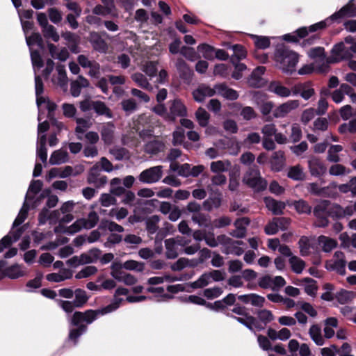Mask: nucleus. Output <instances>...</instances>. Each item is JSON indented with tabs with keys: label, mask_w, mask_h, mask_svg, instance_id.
Masks as SVG:
<instances>
[{
	"label": "nucleus",
	"mask_w": 356,
	"mask_h": 356,
	"mask_svg": "<svg viewBox=\"0 0 356 356\" xmlns=\"http://www.w3.org/2000/svg\"><path fill=\"white\" fill-rule=\"evenodd\" d=\"M122 298L114 300L106 307L97 309H87L85 312H74L68 316L67 320L70 326L67 341L72 343L73 346L79 343V339L88 331V325L92 324L99 316H104L117 310L122 302Z\"/></svg>",
	"instance_id": "nucleus-1"
},
{
	"label": "nucleus",
	"mask_w": 356,
	"mask_h": 356,
	"mask_svg": "<svg viewBox=\"0 0 356 356\" xmlns=\"http://www.w3.org/2000/svg\"><path fill=\"white\" fill-rule=\"evenodd\" d=\"M228 46L232 53L224 51V61H227L226 65H224V77L229 76L235 80H239L248 70L246 64L243 62L247 57V51L241 44Z\"/></svg>",
	"instance_id": "nucleus-2"
},
{
	"label": "nucleus",
	"mask_w": 356,
	"mask_h": 356,
	"mask_svg": "<svg viewBox=\"0 0 356 356\" xmlns=\"http://www.w3.org/2000/svg\"><path fill=\"white\" fill-rule=\"evenodd\" d=\"M211 170L216 175L212 177L211 184L209 186L210 196L202 204L204 209L208 211L218 208L222 202V194L218 191V187L222 184V161L212 162Z\"/></svg>",
	"instance_id": "nucleus-3"
},
{
	"label": "nucleus",
	"mask_w": 356,
	"mask_h": 356,
	"mask_svg": "<svg viewBox=\"0 0 356 356\" xmlns=\"http://www.w3.org/2000/svg\"><path fill=\"white\" fill-rule=\"evenodd\" d=\"M353 2V0H350V1L343 6L338 12L334 13L325 20L312 24L309 27L304 26L298 29V34L299 37L305 38L309 33L316 32L325 29L327 26H330L331 22L333 21H337L346 17H353L356 15V12L352 9Z\"/></svg>",
	"instance_id": "nucleus-4"
},
{
	"label": "nucleus",
	"mask_w": 356,
	"mask_h": 356,
	"mask_svg": "<svg viewBox=\"0 0 356 356\" xmlns=\"http://www.w3.org/2000/svg\"><path fill=\"white\" fill-rule=\"evenodd\" d=\"M275 66L286 74H292L298 62V55L284 45L278 46L274 52Z\"/></svg>",
	"instance_id": "nucleus-5"
},
{
	"label": "nucleus",
	"mask_w": 356,
	"mask_h": 356,
	"mask_svg": "<svg viewBox=\"0 0 356 356\" xmlns=\"http://www.w3.org/2000/svg\"><path fill=\"white\" fill-rule=\"evenodd\" d=\"M243 181L254 191H264L267 186V182L260 175L257 168H250L243 176Z\"/></svg>",
	"instance_id": "nucleus-6"
},
{
	"label": "nucleus",
	"mask_w": 356,
	"mask_h": 356,
	"mask_svg": "<svg viewBox=\"0 0 356 356\" xmlns=\"http://www.w3.org/2000/svg\"><path fill=\"white\" fill-rule=\"evenodd\" d=\"M232 312L241 316L240 317L236 318V319L251 331H254V330H261L264 329V326H262L254 317L247 313L246 309L244 307L236 306L233 308Z\"/></svg>",
	"instance_id": "nucleus-7"
},
{
	"label": "nucleus",
	"mask_w": 356,
	"mask_h": 356,
	"mask_svg": "<svg viewBox=\"0 0 356 356\" xmlns=\"http://www.w3.org/2000/svg\"><path fill=\"white\" fill-rule=\"evenodd\" d=\"M331 203L327 200L318 202L314 207L313 213L316 218L315 225L319 227H325L328 225L327 217L330 214Z\"/></svg>",
	"instance_id": "nucleus-8"
},
{
	"label": "nucleus",
	"mask_w": 356,
	"mask_h": 356,
	"mask_svg": "<svg viewBox=\"0 0 356 356\" xmlns=\"http://www.w3.org/2000/svg\"><path fill=\"white\" fill-rule=\"evenodd\" d=\"M331 54V56L327 59L328 63H337L353 57L350 45H348L345 40L336 44L332 49Z\"/></svg>",
	"instance_id": "nucleus-9"
},
{
	"label": "nucleus",
	"mask_w": 356,
	"mask_h": 356,
	"mask_svg": "<svg viewBox=\"0 0 356 356\" xmlns=\"http://www.w3.org/2000/svg\"><path fill=\"white\" fill-rule=\"evenodd\" d=\"M162 165L149 168L142 171L138 177V180L143 184H152L158 182L163 177Z\"/></svg>",
	"instance_id": "nucleus-10"
},
{
	"label": "nucleus",
	"mask_w": 356,
	"mask_h": 356,
	"mask_svg": "<svg viewBox=\"0 0 356 356\" xmlns=\"http://www.w3.org/2000/svg\"><path fill=\"white\" fill-rule=\"evenodd\" d=\"M325 268L328 270H335L339 275L346 274V261L344 254L341 251H337L332 259L325 263Z\"/></svg>",
	"instance_id": "nucleus-11"
},
{
	"label": "nucleus",
	"mask_w": 356,
	"mask_h": 356,
	"mask_svg": "<svg viewBox=\"0 0 356 356\" xmlns=\"http://www.w3.org/2000/svg\"><path fill=\"white\" fill-rule=\"evenodd\" d=\"M168 103V120L174 122L176 120L177 118H184L187 116V108L181 99H175L169 101Z\"/></svg>",
	"instance_id": "nucleus-12"
},
{
	"label": "nucleus",
	"mask_w": 356,
	"mask_h": 356,
	"mask_svg": "<svg viewBox=\"0 0 356 356\" xmlns=\"http://www.w3.org/2000/svg\"><path fill=\"white\" fill-rule=\"evenodd\" d=\"M252 98L262 115L266 116L273 111L274 103L267 100V95L265 93L260 91L254 92Z\"/></svg>",
	"instance_id": "nucleus-13"
},
{
	"label": "nucleus",
	"mask_w": 356,
	"mask_h": 356,
	"mask_svg": "<svg viewBox=\"0 0 356 356\" xmlns=\"http://www.w3.org/2000/svg\"><path fill=\"white\" fill-rule=\"evenodd\" d=\"M300 106L299 100L292 99L281 104L273 110V117L275 118H284Z\"/></svg>",
	"instance_id": "nucleus-14"
},
{
	"label": "nucleus",
	"mask_w": 356,
	"mask_h": 356,
	"mask_svg": "<svg viewBox=\"0 0 356 356\" xmlns=\"http://www.w3.org/2000/svg\"><path fill=\"white\" fill-rule=\"evenodd\" d=\"M175 67L181 79L184 83H190L194 74L193 70L182 58H177L175 62Z\"/></svg>",
	"instance_id": "nucleus-15"
},
{
	"label": "nucleus",
	"mask_w": 356,
	"mask_h": 356,
	"mask_svg": "<svg viewBox=\"0 0 356 356\" xmlns=\"http://www.w3.org/2000/svg\"><path fill=\"white\" fill-rule=\"evenodd\" d=\"M293 95H300L305 100H308L315 94L311 82L298 83L292 87Z\"/></svg>",
	"instance_id": "nucleus-16"
},
{
	"label": "nucleus",
	"mask_w": 356,
	"mask_h": 356,
	"mask_svg": "<svg viewBox=\"0 0 356 356\" xmlns=\"http://www.w3.org/2000/svg\"><path fill=\"white\" fill-rule=\"evenodd\" d=\"M266 71V67L259 66L255 68L248 79V83L250 87L259 88L263 87L266 81L262 78V75Z\"/></svg>",
	"instance_id": "nucleus-17"
},
{
	"label": "nucleus",
	"mask_w": 356,
	"mask_h": 356,
	"mask_svg": "<svg viewBox=\"0 0 356 356\" xmlns=\"http://www.w3.org/2000/svg\"><path fill=\"white\" fill-rule=\"evenodd\" d=\"M199 52L202 54L204 58L211 60L213 58H218L222 60V49H218L217 51L213 47L207 44H201L197 47Z\"/></svg>",
	"instance_id": "nucleus-18"
},
{
	"label": "nucleus",
	"mask_w": 356,
	"mask_h": 356,
	"mask_svg": "<svg viewBox=\"0 0 356 356\" xmlns=\"http://www.w3.org/2000/svg\"><path fill=\"white\" fill-rule=\"evenodd\" d=\"M308 165L311 175L314 177H320L324 175L327 170L325 164L318 158L315 156L309 158Z\"/></svg>",
	"instance_id": "nucleus-19"
},
{
	"label": "nucleus",
	"mask_w": 356,
	"mask_h": 356,
	"mask_svg": "<svg viewBox=\"0 0 356 356\" xmlns=\"http://www.w3.org/2000/svg\"><path fill=\"white\" fill-rule=\"evenodd\" d=\"M22 233V228L19 227L14 231H10L8 234L3 236L0 240V252H1L6 248L10 245L13 243L17 241Z\"/></svg>",
	"instance_id": "nucleus-20"
},
{
	"label": "nucleus",
	"mask_w": 356,
	"mask_h": 356,
	"mask_svg": "<svg viewBox=\"0 0 356 356\" xmlns=\"http://www.w3.org/2000/svg\"><path fill=\"white\" fill-rule=\"evenodd\" d=\"M268 90L269 92H273L278 97L282 98L289 97L293 93L292 89L291 90L289 88L283 86L279 81L270 82L268 86Z\"/></svg>",
	"instance_id": "nucleus-21"
},
{
	"label": "nucleus",
	"mask_w": 356,
	"mask_h": 356,
	"mask_svg": "<svg viewBox=\"0 0 356 356\" xmlns=\"http://www.w3.org/2000/svg\"><path fill=\"white\" fill-rule=\"evenodd\" d=\"M243 244V242L242 241H234L230 238L225 240L224 238V248H225L227 254H232L236 256L241 255L244 252V250L240 245Z\"/></svg>",
	"instance_id": "nucleus-22"
},
{
	"label": "nucleus",
	"mask_w": 356,
	"mask_h": 356,
	"mask_svg": "<svg viewBox=\"0 0 356 356\" xmlns=\"http://www.w3.org/2000/svg\"><path fill=\"white\" fill-rule=\"evenodd\" d=\"M90 42L93 49L99 53H106L108 50L106 42L98 33L92 32L90 33Z\"/></svg>",
	"instance_id": "nucleus-23"
},
{
	"label": "nucleus",
	"mask_w": 356,
	"mask_h": 356,
	"mask_svg": "<svg viewBox=\"0 0 356 356\" xmlns=\"http://www.w3.org/2000/svg\"><path fill=\"white\" fill-rule=\"evenodd\" d=\"M264 202L267 209L274 215H281L286 207V204L282 201H277L272 197H265Z\"/></svg>",
	"instance_id": "nucleus-24"
},
{
	"label": "nucleus",
	"mask_w": 356,
	"mask_h": 356,
	"mask_svg": "<svg viewBox=\"0 0 356 356\" xmlns=\"http://www.w3.org/2000/svg\"><path fill=\"white\" fill-rule=\"evenodd\" d=\"M164 149L165 144L159 140H149L144 146V150L148 154L155 155L164 152Z\"/></svg>",
	"instance_id": "nucleus-25"
},
{
	"label": "nucleus",
	"mask_w": 356,
	"mask_h": 356,
	"mask_svg": "<svg viewBox=\"0 0 356 356\" xmlns=\"http://www.w3.org/2000/svg\"><path fill=\"white\" fill-rule=\"evenodd\" d=\"M238 299L244 303H250L255 307H263L265 302L264 297L255 293L241 295L238 296Z\"/></svg>",
	"instance_id": "nucleus-26"
},
{
	"label": "nucleus",
	"mask_w": 356,
	"mask_h": 356,
	"mask_svg": "<svg viewBox=\"0 0 356 356\" xmlns=\"http://www.w3.org/2000/svg\"><path fill=\"white\" fill-rule=\"evenodd\" d=\"M285 163L284 153L282 151L273 152L270 159V166L273 170L279 172L282 170Z\"/></svg>",
	"instance_id": "nucleus-27"
},
{
	"label": "nucleus",
	"mask_w": 356,
	"mask_h": 356,
	"mask_svg": "<svg viewBox=\"0 0 356 356\" xmlns=\"http://www.w3.org/2000/svg\"><path fill=\"white\" fill-rule=\"evenodd\" d=\"M69 160V154L65 149L55 150L51 154L49 163L51 165H60L67 163Z\"/></svg>",
	"instance_id": "nucleus-28"
},
{
	"label": "nucleus",
	"mask_w": 356,
	"mask_h": 356,
	"mask_svg": "<svg viewBox=\"0 0 356 356\" xmlns=\"http://www.w3.org/2000/svg\"><path fill=\"white\" fill-rule=\"evenodd\" d=\"M180 245L174 238H170L165 241L166 249L165 257L169 259H173L178 256L177 246Z\"/></svg>",
	"instance_id": "nucleus-29"
},
{
	"label": "nucleus",
	"mask_w": 356,
	"mask_h": 356,
	"mask_svg": "<svg viewBox=\"0 0 356 356\" xmlns=\"http://www.w3.org/2000/svg\"><path fill=\"white\" fill-rule=\"evenodd\" d=\"M93 111L97 115H104L108 119L113 118L111 110L100 100L93 101Z\"/></svg>",
	"instance_id": "nucleus-30"
},
{
	"label": "nucleus",
	"mask_w": 356,
	"mask_h": 356,
	"mask_svg": "<svg viewBox=\"0 0 356 356\" xmlns=\"http://www.w3.org/2000/svg\"><path fill=\"white\" fill-rule=\"evenodd\" d=\"M76 123L75 134L76 138L79 140H82V134H83L88 129L90 128L92 123L90 120L82 118H76Z\"/></svg>",
	"instance_id": "nucleus-31"
},
{
	"label": "nucleus",
	"mask_w": 356,
	"mask_h": 356,
	"mask_svg": "<svg viewBox=\"0 0 356 356\" xmlns=\"http://www.w3.org/2000/svg\"><path fill=\"white\" fill-rule=\"evenodd\" d=\"M114 128V124L112 122H108L103 125L101 130V136L104 143L111 144L113 142Z\"/></svg>",
	"instance_id": "nucleus-32"
},
{
	"label": "nucleus",
	"mask_w": 356,
	"mask_h": 356,
	"mask_svg": "<svg viewBox=\"0 0 356 356\" xmlns=\"http://www.w3.org/2000/svg\"><path fill=\"white\" fill-rule=\"evenodd\" d=\"M43 184L41 180H32L29 184L28 191L25 195L24 202H28L29 200H32V195H38L42 191Z\"/></svg>",
	"instance_id": "nucleus-33"
},
{
	"label": "nucleus",
	"mask_w": 356,
	"mask_h": 356,
	"mask_svg": "<svg viewBox=\"0 0 356 356\" xmlns=\"http://www.w3.org/2000/svg\"><path fill=\"white\" fill-rule=\"evenodd\" d=\"M309 334L317 346H323L324 344L325 339L321 333V328L318 325H312L309 330Z\"/></svg>",
	"instance_id": "nucleus-34"
},
{
	"label": "nucleus",
	"mask_w": 356,
	"mask_h": 356,
	"mask_svg": "<svg viewBox=\"0 0 356 356\" xmlns=\"http://www.w3.org/2000/svg\"><path fill=\"white\" fill-rule=\"evenodd\" d=\"M343 149L341 145H331L327 150V160L332 163H339L341 161L339 153Z\"/></svg>",
	"instance_id": "nucleus-35"
},
{
	"label": "nucleus",
	"mask_w": 356,
	"mask_h": 356,
	"mask_svg": "<svg viewBox=\"0 0 356 356\" xmlns=\"http://www.w3.org/2000/svg\"><path fill=\"white\" fill-rule=\"evenodd\" d=\"M51 193V190L50 188H45L42 190L40 193L32 195L33 199L28 200V204L30 206V208H37Z\"/></svg>",
	"instance_id": "nucleus-36"
},
{
	"label": "nucleus",
	"mask_w": 356,
	"mask_h": 356,
	"mask_svg": "<svg viewBox=\"0 0 356 356\" xmlns=\"http://www.w3.org/2000/svg\"><path fill=\"white\" fill-rule=\"evenodd\" d=\"M355 297V294L353 291L341 289L334 295L335 299L341 305L350 302Z\"/></svg>",
	"instance_id": "nucleus-37"
},
{
	"label": "nucleus",
	"mask_w": 356,
	"mask_h": 356,
	"mask_svg": "<svg viewBox=\"0 0 356 356\" xmlns=\"http://www.w3.org/2000/svg\"><path fill=\"white\" fill-rule=\"evenodd\" d=\"M159 221L160 217L157 215H153L146 219L145 228L149 235L156 234L159 229L158 223Z\"/></svg>",
	"instance_id": "nucleus-38"
},
{
	"label": "nucleus",
	"mask_w": 356,
	"mask_h": 356,
	"mask_svg": "<svg viewBox=\"0 0 356 356\" xmlns=\"http://www.w3.org/2000/svg\"><path fill=\"white\" fill-rule=\"evenodd\" d=\"M29 209H30V206L29 205L28 202H24L23 205L22 207L17 216L16 217V218L15 219V220L13 223L12 229H14L15 227L19 226L21 224H22L24 222V220L27 218V215H28V212H29Z\"/></svg>",
	"instance_id": "nucleus-39"
},
{
	"label": "nucleus",
	"mask_w": 356,
	"mask_h": 356,
	"mask_svg": "<svg viewBox=\"0 0 356 356\" xmlns=\"http://www.w3.org/2000/svg\"><path fill=\"white\" fill-rule=\"evenodd\" d=\"M191 220L200 227H208L211 222L209 215L202 212L193 214Z\"/></svg>",
	"instance_id": "nucleus-40"
},
{
	"label": "nucleus",
	"mask_w": 356,
	"mask_h": 356,
	"mask_svg": "<svg viewBox=\"0 0 356 356\" xmlns=\"http://www.w3.org/2000/svg\"><path fill=\"white\" fill-rule=\"evenodd\" d=\"M5 275L10 279H17L23 277L25 273L18 264L12 265L4 270Z\"/></svg>",
	"instance_id": "nucleus-41"
},
{
	"label": "nucleus",
	"mask_w": 356,
	"mask_h": 356,
	"mask_svg": "<svg viewBox=\"0 0 356 356\" xmlns=\"http://www.w3.org/2000/svg\"><path fill=\"white\" fill-rule=\"evenodd\" d=\"M75 298L73 300L77 308L82 307L88 300L89 296L86 291L81 289H76L74 293Z\"/></svg>",
	"instance_id": "nucleus-42"
},
{
	"label": "nucleus",
	"mask_w": 356,
	"mask_h": 356,
	"mask_svg": "<svg viewBox=\"0 0 356 356\" xmlns=\"http://www.w3.org/2000/svg\"><path fill=\"white\" fill-rule=\"evenodd\" d=\"M291 205L299 214H310L312 212V207L304 200L294 201Z\"/></svg>",
	"instance_id": "nucleus-43"
},
{
	"label": "nucleus",
	"mask_w": 356,
	"mask_h": 356,
	"mask_svg": "<svg viewBox=\"0 0 356 356\" xmlns=\"http://www.w3.org/2000/svg\"><path fill=\"white\" fill-rule=\"evenodd\" d=\"M26 44L29 49H32L31 47L36 44L40 49H44L43 40L39 33H33L30 36L26 37Z\"/></svg>",
	"instance_id": "nucleus-44"
},
{
	"label": "nucleus",
	"mask_w": 356,
	"mask_h": 356,
	"mask_svg": "<svg viewBox=\"0 0 356 356\" xmlns=\"http://www.w3.org/2000/svg\"><path fill=\"white\" fill-rule=\"evenodd\" d=\"M319 244L322 246V249L325 252L332 251L337 245V242L329 237L321 236L318 238Z\"/></svg>",
	"instance_id": "nucleus-45"
},
{
	"label": "nucleus",
	"mask_w": 356,
	"mask_h": 356,
	"mask_svg": "<svg viewBox=\"0 0 356 356\" xmlns=\"http://www.w3.org/2000/svg\"><path fill=\"white\" fill-rule=\"evenodd\" d=\"M351 170L342 164L334 163L329 168V174L332 176H343L350 174Z\"/></svg>",
	"instance_id": "nucleus-46"
},
{
	"label": "nucleus",
	"mask_w": 356,
	"mask_h": 356,
	"mask_svg": "<svg viewBox=\"0 0 356 356\" xmlns=\"http://www.w3.org/2000/svg\"><path fill=\"white\" fill-rule=\"evenodd\" d=\"M289 261L292 270L297 274H300L305 267V261L297 256H291Z\"/></svg>",
	"instance_id": "nucleus-47"
},
{
	"label": "nucleus",
	"mask_w": 356,
	"mask_h": 356,
	"mask_svg": "<svg viewBox=\"0 0 356 356\" xmlns=\"http://www.w3.org/2000/svg\"><path fill=\"white\" fill-rule=\"evenodd\" d=\"M287 175L289 178L296 181L303 180L305 177L303 169L300 165L291 167Z\"/></svg>",
	"instance_id": "nucleus-48"
},
{
	"label": "nucleus",
	"mask_w": 356,
	"mask_h": 356,
	"mask_svg": "<svg viewBox=\"0 0 356 356\" xmlns=\"http://www.w3.org/2000/svg\"><path fill=\"white\" fill-rule=\"evenodd\" d=\"M131 79L137 83V85L144 89L152 88L151 84L149 83L147 78L141 73L137 72L131 75Z\"/></svg>",
	"instance_id": "nucleus-49"
},
{
	"label": "nucleus",
	"mask_w": 356,
	"mask_h": 356,
	"mask_svg": "<svg viewBox=\"0 0 356 356\" xmlns=\"http://www.w3.org/2000/svg\"><path fill=\"white\" fill-rule=\"evenodd\" d=\"M210 275L207 273H203L197 280L191 282L190 286L193 289H202L211 283Z\"/></svg>",
	"instance_id": "nucleus-50"
},
{
	"label": "nucleus",
	"mask_w": 356,
	"mask_h": 356,
	"mask_svg": "<svg viewBox=\"0 0 356 356\" xmlns=\"http://www.w3.org/2000/svg\"><path fill=\"white\" fill-rule=\"evenodd\" d=\"M302 282L306 283L305 285V293L310 296L315 297L318 290L316 282L309 277L303 279Z\"/></svg>",
	"instance_id": "nucleus-51"
},
{
	"label": "nucleus",
	"mask_w": 356,
	"mask_h": 356,
	"mask_svg": "<svg viewBox=\"0 0 356 356\" xmlns=\"http://www.w3.org/2000/svg\"><path fill=\"white\" fill-rule=\"evenodd\" d=\"M195 114L200 126L202 127H207L209 120V114L208 112L204 108L200 107L195 111Z\"/></svg>",
	"instance_id": "nucleus-52"
},
{
	"label": "nucleus",
	"mask_w": 356,
	"mask_h": 356,
	"mask_svg": "<svg viewBox=\"0 0 356 356\" xmlns=\"http://www.w3.org/2000/svg\"><path fill=\"white\" fill-rule=\"evenodd\" d=\"M124 269L140 273L145 269V264L135 260H127L124 262Z\"/></svg>",
	"instance_id": "nucleus-53"
},
{
	"label": "nucleus",
	"mask_w": 356,
	"mask_h": 356,
	"mask_svg": "<svg viewBox=\"0 0 356 356\" xmlns=\"http://www.w3.org/2000/svg\"><path fill=\"white\" fill-rule=\"evenodd\" d=\"M83 220L81 218L76 220L72 225L65 228L63 233L72 235L76 232H79L81 229H86V224L83 223Z\"/></svg>",
	"instance_id": "nucleus-54"
},
{
	"label": "nucleus",
	"mask_w": 356,
	"mask_h": 356,
	"mask_svg": "<svg viewBox=\"0 0 356 356\" xmlns=\"http://www.w3.org/2000/svg\"><path fill=\"white\" fill-rule=\"evenodd\" d=\"M42 31L45 38L51 39L54 42H56L59 40L60 36L57 33L56 28L53 25L49 24V26L44 28Z\"/></svg>",
	"instance_id": "nucleus-55"
},
{
	"label": "nucleus",
	"mask_w": 356,
	"mask_h": 356,
	"mask_svg": "<svg viewBox=\"0 0 356 356\" xmlns=\"http://www.w3.org/2000/svg\"><path fill=\"white\" fill-rule=\"evenodd\" d=\"M83 223L86 224V229H90L96 226L99 221V216L95 211L88 213V218H81Z\"/></svg>",
	"instance_id": "nucleus-56"
},
{
	"label": "nucleus",
	"mask_w": 356,
	"mask_h": 356,
	"mask_svg": "<svg viewBox=\"0 0 356 356\" xmlns=\"http://www.w3.org/2000/svg\"><path fill=\"white\" fill-rule=\"evenodd\" d=\"M43 275L41 273H38L36 277L27 282L26 286L29 288L26 291L31 293L33 292L35 289H38L41 286V281L42 279Z\"/></svg>",
	"instance_id": "nucleus-57"
},
{
	"label": "nucleus",
	"mask_w": 356,
	"mask_h": 356,
	"mask_svg": "<svg viewBox=\"0 0 356 356\" xmlns=\"http://www.w3.org/2000/svg\"><path fill=\"white\" fill-rule=\"evenodd\" d=\"M100 228H106L108 229L111 232H117L121 233L124 232V228L122 226L117 224L116 222L111 220H102L99 225Z\"/></svg>",
	"instance_id": "nucleus-58"
},
{
	"label": "nucleus",
	"mask_w": 356,
	"mask_h": 356,
	"mask_svg": "<svg viewBox=\"0 0 356 356\" xmlns=\"http://www.w3.org/2000/svg\"><path fill=\"white\" fill-rule=\"evenodd\" d=\"M257 315L259 321L265 325L274 320L272 312L266 309L259 310Z\"/></svg>",
	"instance_id": "nucleus-59"
},
{
	"label": "nucleus",
	"mask_w": 356,
	"mask_h": 356,
	"mask_svg": "<svg viewBox=\"0 0 356 356\" xmlns=\"http://www.w3.org/2000/svg\"><path fill=\"white\" fill-rule=\"evenodd\" d=\"M329 120L325 118H318L313 123L312 129L314 131H325L328 129Z\"/></svg>",
	"instance_id": "nucleus-60"
},
{
	"label": "nucleus",
	"mask_w": 356,
	"mask_h": 356,
	"mask_svg": "<svg viewBox=\"0 0 356 356\" xmlns=\"http://www.w3.org/2000/svg\"><path fill=\"white\" fill-rule=\"evenodd\" d=\"M97 272V268L94 266H88L81 270L75 275V278L80 280L88 277Z\"/></svg>",
	"instance_id": "nucleus-61"
},
{
	"label": "nucleus",
	"mask_w": 356,
	"mask_h": 356,
	"mask_svg": "<svg viewBox=\"0 0 356 356\" xmlns=\"http://www.w3.org/2000/svg\"><path fill=\"white\" fill-rule=\"evenodd\" d=\"M30 50V56L31 60L33 65V67L35 69L37 67L38 69H40L43 67L44 63L43 60L41 58L40 54L38 50Z\"/></svg>",
	"instance_id": "nucleus-62"
},
{
	"label": "nucleus",
	"mask_w": 356,
	"mask_h": 356,
	"mask_svg": "<svg viewBox=\"0 0 356 356\" xmlns=\"http://www.w3.org/2000/svg\"><path fill=\"white\" fill-rule=\"evenodd\" d=\"M339 131L342 134L346 133H356V119L341 124L339 127Z\"/></svg>",
	"instance_id": "nucleus-63"
},
{
	"label": "nucleus",
	"mask_w": 356,
	"mask_h": 356,
	"mask_svg": "<svg viewBox=\"0 0 356 356\" xmlns=\"http://www.w3.org/2000/svg\"><path fill=\"white\" fill-rule=\"evenodd\" d=\"M185 138V131L182 128L178 127L172 133V145L177 146L181 145L184 143Z\"/></svg>",
	"instance_id": "nucleus-64"
}]
</instances>
